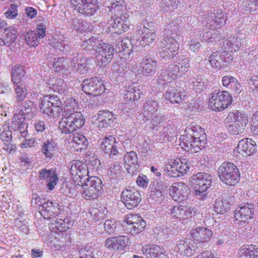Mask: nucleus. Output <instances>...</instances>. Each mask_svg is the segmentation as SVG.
Returning <instances> with one entry per match:
<instances>
[{
  "label": "nucleus",
  "instance_id": "f257e3e1",
  "mask_svg": "<svg viewBox=\"0 0 258 258\" xmlns=\"http://www.w3.org/2000/svg\"><path fill=\"white\" fill-rule=\"evenodd\" d=\"M60 96L55 94H49L40 99V110L44 114L55 118L64 115L71 114L78 109V104L73 98L67 99L64 105L61 107Z\"/></svg>",
  "mask_w": 258,
  "mask_h": 258
},
{
  "label": "nucleus",
  "instance_id": "f03ea898",
  "mask_svg": "<svg viewBox=\"0 0 258 258\" xmlns=\"http://www.w3.org/2000/svg\"><path fill=\"white\" fill-rule=\"evenodd\" d=\"M185 135L180 137V146L187 152H199L206 143V135L200 125L191 123L185 129Z\"/></svg>",
  "mask_w": 258,
  "mask_h": 258
},
{
  "label": "nucleus",
  "instance_id": "7ed1b4c3",
  "mask_svg": "<svg viewBox=\"0 0 258 258\" xmlns=\"http://www.w3.org/2000/svg\"><path fill=\"white\" fill-rule=\"evenodd\" d=\"M212 180V176L205 172H199L191 176L189 181L198 199L203 200L207 197V190Z\"/></svg>",
  "mask_w": 258,
  "mask_h": 258
},
{
  "label": "nucleus",
  "instance_id": "20e7f679",
  "mask_svg": "<svg viewBox=\"0 0 258 258\" xmlns=\"http://www.w3.org/2000/svg\"><path fill=\"white\" fill-rule=\"evenodd\" d=\"M248 122V117L246 114L236 110L228 114L226 124L230 134L237 135L244 132Z\"/></svg>",
  "mask_w": 258,
  "mask_h": 258
},
{
  "label": "nucleus",
  "instance_id": "39448f33",
  "mask_svg": "<svg viewBox=\"0 0 258 258\" xmlns=\"http://www.w3.org/2000/svg\"><path fill=\"white\" fill-rule=\"evenodd\" d=\"M85 123V118L81 112H74L64 115L59 122V128L62 133L71 134L81 128Z\"/></svg>",
  "mask_w": 258,
  "mask_h": 258
},
{
  "label": "nucleus",
  "instance_id": "423d86ee",
  "mask_svg": "<svg viewBox=\"0 0 258 258\" xmlns=\"http://www.w3.org/2000/svg\"><path fill=\"white\" fill-rule=\"evenodd\" d=\"M218 173L221 181L227 185H234L239 181V170L232 163H222L218 169Z\"/></svg>",
  "mask_w": 258,
  "mask_h": 258
},
{
  "label": "nucleus",
  "instance_id": "0eeeda50",
  "mask_svg": "<svg viewBox=\"0 0 258 258\" xmlns=\"http://www.w3.org/2000/svg\"><path fill=\"white\" fill-rule=\"evenodd\" d=\"M232 101V98L228 92L215 90L210 95L209 104L213 110L221 111L231 105Z\"/></svg>",
  "mask_w": 258,
  "mask_h": 258
},
{
  "label": "nucleus",
  "instance_id": "6e6552de",
  "mask_svg": "<svg viewBox=\"0 0 258 258\" xmlns=\"http://www.w3.org/2000/svg\"><path fill=\"white\" fill-rule=\"evenodd\" d=\"M84 180V182L81 183L83 189V197L87 200L97 198L102 188L101 180L96 176H92Z\"/></svg>",
  "mask_w": 258,
  "mask_h": 258
},
{
  "label": "nucleus",
  "instance_id": "1a4fd4ad",
  "mask_svg": "<svg viewBox=\"0 0 258 258\" xmlns=\"http://www.w3.org/2000/svg\"><path fill=\"white\" fill-rule=\"evenodd\" d=\"M114 50L115 49L110 44H99L96 50L97 65L104 68L108 64L113 58Z\"/></svg>",
  "mask_w": 258,
  "mask_h": 258
},
{
  "label": "nucleus",
  "instance_id": "9d476101",
  "mask_svg": "<svg viewBox=\"0 0 258 258\" xmlns=\"http://www.w3.org/2000/svg\"><path fill=\"white\" fill-rule=\"evenodd\" d=\"M82 90L86 93L93 96L102 94L105 90L101 79L91 78L85 79L82 84Z\"/></svg>",
  "mask_w": 258,
  "mask_h": 258
},
{
  "label": "nucleus",
  "instance_id": "9b49d317",
  "mask_svg": "<svg viewBox=\"0 0 258 258\" xmlns=\"http://www.w3.org/2000/svg\"><path fill=\"white\" fill-rule=\"evenodd\" d=\"M161 50L159 53L160 57L164 59H170L173 57L178 50V44L173 37H164L160 41Z\"/></svg>",
  "mask_w": 258,
  "mask_h": 258
},
{
  "label": "nucleus",
  "instance_id": "f8f14e48",
  "mask_svg": "<svg viewBox=\"0 0 258 258\" xmlns=\"http://www.w3.org/2000/svg\"><path fill=\"white\" fill-rule=\"evenodd\" d=\"M70 2L79 13L88 17L96 14L98 9L94 4L96 0H70Z\"/></svg>",
  "mask_w": 258,
  "mask_h": 258
},
{
  "label": "nucleus",
  "instance_id": "ddd939ff",
  "mask_svg": "<svg viewBox=\"0 0 258 258\" xmlns=\"http://www.w3.org/2000/svg\"><path fill=\"white\" fill-rule=\"evenodd\" d=\"M253 206L251 204H246L238 207L234 211V224L243 225L249 222L252 218Z\"/></svg>",
  "mask_w": 258,
  "mask_h": 258
},
{
  "label": "nucleus",
  "instance_id": "4468645a",
  "mask_svg": "<svg viewBox=\"0 0 258 258\" xmlns=\"http://www.w3.org/2000/svg\"><path fill=\"white\" fill-rule=\"evenodd\" d=\"M121 199L125 207L132 209L139 205L141 201V196L137 190L125 189L122 191Z\"/></svg>",
  "mask_w": 258,
  "mask_h": 258
},
{
  "label": "nucleus",
  "instance_id": "2eb2a0df",
  "mask_svg": "<svg viewBox=\"0 0 258 258\" xmlns=\"http://www.w3.org/2000/svg\"><path fill=\"white\" fill-rule=\"evenodd\" d=\"M189 190L184 182H174L170 188L169 194L174 201L180 202L187 199Z\"/></svg>",
  "mask_w": 258,
  "mask_h": 258
},
{
  "label": "nucleus",
  "instance_id": "dca6fc26",
  "mask_svg": "<svg viewBox=\"0 0 258 258\" xmlns=\"http://www.w3.org/2000/svg\"><path fill=\"white\" fill-rule=\"evenodd\" d=\"M169 211L173 216L178 219H185L194 216L197 211L192 207L169 205L167 207L166 212L169 213Z\"/></svg>",
  "mask_w": 258,
  "mask_h": 258
},
{
  "label": "nucleus",
  "instance_id": "f3484780",
  "mask_svg": "<svg viewBox=\"0 0 258 258\" xmlns=\"http://www.w3.org/2000/svg\"><path fill=\"white\" fill-rule=\"evenodd\" d=\"M124 222L127 225L126 228L128 230H130V233H140L146 225L145 221L138 215H127L124 218Z\"/></svg>",
  "mask_w": 258,
  "mask_h": 258
},
{
  "label": "nucleus",
  "instance_id": "a211bd4d",
  "mask_svg": "<svg viewBox=\"0 0 258 258\" xmlns=\"http://www.w3.org/2000/svg\"><path fill=\"white\" fill-rule=\"evenodd\" d=\"M102 151L110 158L119 153L117 143L113 136H109L103 139L100 145Z\"/></svg>",
  "mask_w": 258,
  "mask_h": 258
},
{
  "label": "nucleus",
  "instance_id": "6ab92c4d",
  "mask_svg": "<svg viewBox=\"0 0 258 258\" xmlns=\"http://www.w3.org/2000/svg\"><path fill=\"white\" fill-rule=\"evenodd\" d=\"M255 144L251 139H244L239 142L234 153L243 157L251 155L255 150Z\"/></svg>",
  "mask_w": 258,
  "mask_h": 258
},
{
  "label": "nucleus",
  "instance_id": "aec40b11",
  "mask_svg": "<svg viewBox=\"0 0 258 258\" xmlns=\"http://www.w3.org/2000/svg\"><path fill=\"white\" fill-rule=\"evenodd\" d=\"M141 95H143V94L140 86H125L121 91L122 98L126 103L139 99Z\"/></svg>",
  "mask_w": 258,
  "mask_h": 258
},
{
  "label": "nucleus",
  "instance_id": "412c9836",
  "mask_svg": "<svg viewBox=\"0 0 258 258\" xmlns=\"http://www.w3.org/2000/svg\"><path fill=\"white\" fill-rule=\"evenodd\" d=\"M39 178L40 179H45L48 182L47 187L50 190H52L54 188V186L58 180L57 175L55 171L52 168L49 170L43 169L40 170L39 172Z\"/></svg>",
  "mask_w": 258,
  "mask_h": 258
},
{
  "label": "nucleus",
  "instance_id": "4be33fe9",
  "mask_svg": "<svg viewBox=\"0 0 258 258\" xmlns=\"http://www.w3.org/2000/svg\"><path fill=\"white\" fill-rule=\"evenodd\" d=\"M137 154L134 151L127 152L124 157V167L128 173L134 174L139 167Z\"/></svg>",
  "mask_w": 258,
  "mask_h": 258
},
{
  "label": "nucleus",
  "instance_id": "5701e85b",
  "mask_svg": "<svg viewBox=\"0 0 258 258\" xmlns=\"http://www.w3.org/2000/svg\"><path fill=\"white\" fill-rule=\"evenodd\" d=\"M71 221L69 218L62 219H51L48 224L49 228L55 233L66 232L70 227Z\"/></svg>",
  "mask_w": 258,
  "mask_h": 258
},
{
  "label": "nucleus",
  "instance_id": "b1692460",
  "mask_svg": "<svg viewBox=\"0 0 258 258\" xmlns=\"http://www.w3.org/2000/svg\"><path fill=\"white\" fill-rule=\"evenodd\" d=\"M138 34L141 31L142 35V41L147 45L148 43L152 42L156 37V29L153 27L152 22L148 23L147 26L144 25L142 29L138 30Z\"/></svg>",
  "mask_w": 258,
  "mask_h": 258
},
{
  "label": "nucleus",
  "instance_id": "393cba45",
  "mask_svg": "<svg viewBox=\"0 0 258 258\" xmlns=\"http://www.w3.org/2000/svg\"><path fill=\"white\" fill-rule=\"evenodd\" d=\"M222 82L224 87L229 88L236 94H239L241 92V84L235 77L230 75L224 76Z\"/></svg>",
  "mask_w": 258,
  "mask_h": 258
},
{
  "label": "nucleus",
  "instance_id": "a878e982",
  "mask_svg": "<svg viewBox=\"0 0 258 258\" xmlns=\"http://www.w3.org/2000/svg\"><path fill=\"white\" fill-rule=\"evenodd\" d=\"M182 74L180 71L179 67L176 64H170L167 69L162 72L161 74L162 79L166 82H170L172 79L181 77Z\"/></svg>",
  "mask_w": 258,
  "mask_h": 258
},
{
  "label": "nucleus",
  "instance_id": "bb28decb",
  "mask_svg": "<svg viewBox=\"0 0 258 258\" xmlns=\"http://www.w3.org/2000/svg\"><path fill=\"white\" fill-rule=\"evenodd\" d=\"M115 117L112 112L108 111H100L98 113V126L100 128H107L113 123Z\"/></svg>",
  "mask_w": 258,
  "mask_h": 258
},
{
  "label": "nucleus",
  "instance_id": "cd10ccee",
  "mask_svg": "<svg viewBox=\"0 0 258 258\" xmlns=\"http://www.w3.org/2000/svg\"><path fill=\"white\" fill-rule=\"evenodd\" d=\"M70 62L69 60L63 57H57L54 59L53 67L55 72L62 74H68L71 71L70 67Z\"/></svg>",
  "mask_w": 258,
  "mask_h": 258
},
{
  "label": "nucleus",
  "instance_id": "c85d7f7f",
  "mask_svg": "<svg viewBox=\"0 0 258 258\" xmlns=\"http://www.w3.org/2000/svg\"><path fill=\"white\" fill-rule=\"evenodd\" d=\"M239 258H258V248L255 245H244L238 251Z\"/></svg>",
  "mask_w": 258,
  "mask_h": 258
},
{
  "label": "nucleus",
  "instance_id": "c756f323",
  "mask_svg": "<svg viewBox=\"0 0 258 258\" xmlns=\"http://www.w3.org/2000/svg\"><path fill=\"white\" fill-rule=\"evenodd\" d=\"M131 41L127 38L122 39L119 38L116 41V51L121 53L123 55H130L133 51V46Z\"/></svg>",
  "mask_w": 258,
  "mask_h": 258
},
{
  "label": "nucleus",
  "instance_id": "7c9ffc66",
  "mask_svg": "<svg viewBox=\"0 0 258 258\" xmlns=\"http://www.w3.org/2000/svg\"><path fill=\"white\" fill-rule=\"evenodd\" d=\"M142 72L144 75H151L155 73L157 67L156 61L150 56H146L141 63Z\"/></svg>",
  "mask_w": 258,
  "mask_h": 258
},
{
  "label": "nucleus",
  "instance_id": "2f4dec72",
  "mask_svg": "<svg viewBox=\"0 0 258 258\" xmlns=\"http://www.w3.org/2000/svg\"><path fill=\"white\" fill-rule=\"evenodd\" d=\"M71 62L74 63L77 72L81 74H86L89 70V60L86 57H82L79 59L76 56L72 59Z\"/></svg>",
  "mask_w": 258,
  "mask_h": 258
},
{
  "label": "nucleus",
  "instance_id": "473e14b6",
  "mask_svg": "<svg viewBox=\"0 0 258 258\" xmlns=\"http://www.w3.org/2000/svg\"><path fill=\"white\" fill-rule=\"evenodd\" d=\"M144 120L146 122L154 114H156L158 109L157 102L148 100L144 105Z\"/></svg>",
  "mask_w": 258,
  "mask_h": 258
},
{
  "label": "nucleus",
  "instance_id": "72a5a7b5",
  "mask_svg": "<svg viewBox=\"0 0 258 258\" xmlns=\"http://www.w3.org/2000/svg\"><path fill=\"white\" fill-rule=\"evenodd\" d=\"M166 99L172 103H179L185 98V96L179 90L173 87L170 88L165 95Z\"/></svg>",
  "mask_w": 258,
  "mask_h": 258
},
{
  "label": "nucleus",
  "instance_id": "f704fd0d",
  "mask_svg": "<svg viewBox=\"0 0 258 258\" xmlns=\"http://www.w3.org/2000/svg\"><path fill=\"white\" fill-rule=\"evenodd\" d=\"M161 248L156 244L149 243L142 247V251L148 254L151 257L163 258L165 254L161 251Z\"/></svg>",
  "mask_w": 258,
  "mask_h": 258
},
{
  "label": "nucleus",
  "instance_id": "c9c22d12",
  "mask_svg": "<svg viewBox=\"0 0 258 258\" xmlns=\"http://www.w3.org/2000/svg\"><path fill=\"white\" fill-rule=\"evenodd\" d=\"M24 68L21 65L16 64L11 69L12 81L15 85L20 84L22 78L25 76Z\"/></svg>",
  "mask_w": 258,
  "mask_h": 258
},
{
  "label": "nucleus",
  "instance_id": "e433bc0d",
  "mask_svg": "<svg viewBox=\"0 0 258 258\" xmlns=\"http://www.w3.org/2000/svg\"><path fill=\"white\" fill-rule=\"evenodd\" d=\"M72 142L73 147L76 148L77 151H82L85 149L88 145L87 138L82 134L74 135Z\"/></svg>",
  "mask_w": 258,
  "mask_h": 258
},
{
  "label": "nucleus",
  "instance_id": "4c0bfd02",
  "mask_svg": "<svg viewBox=\"0 0 258 258\" xmlns=\"http://www.w3.org/2000/svg\"><path fill=\"white\" fill-rule=\"evenodd\" d=\"M195 244L196 243H179L178 244V251L181 254L191 256L198 248Z\"/></svg>",
  "mask_w": 258,
  "mask_h": 258
},
{
  "label": "nucleus",
  "instance_id": "58836bf2",
  "mask_svg": "<svg viewBox=\"0 0 258 258\" xmlns=\"http://www.w3.org/2000/svg\"><path fill=\"white\" fill-rule=\"evenodd\" d=\"M164 171V174L170 177L175 178L183 176L175 164V161L172 160L165 165Z\"/></svg>",
  "mask_w": 258,
  "mask_h": 258
},
{
  "label": "nucleus",
  "instance_id": "ea45409f",
  "mask_svg": "<svg viewBox=\"0 0 258 258\" xmlns=\"http://www.w3.org/2000/svg\"><path fill=\"white\" fill-rule=\"evenodd\" d=\"M223 53V52L220 54L219 52L217 51L214 52L209 57V61L213 68L220 70L222 66L225 65L223 59L224 55Z\"/></svg>",
  "mask_w": 258,
  "mask_h": 258
},
{
  "label": "nucleus",
  "instance_id": "a19ab883",
  "mask_svg": "<svg viewBox=\"0 0 258 258\" xmlns=\"http://www.w3.org/2000/svg\"><path fill=\"white\" fill-rule=\"evenodd\" d=\"M226 41V45L231 49V50L237 51L246 42L244 39L237 36H231Z\"/></svg>",
  "mask_w": 258,
  "mask_h": 258
},
{
  "label": "nucleus",
  "instance_id": "79ce46f5",
  "mask_svg": "<svg viewBox=\"0 0 258 258\" xmlns=\"http://www.w3.org/2000/svg\"><path fill=\"white\" fill-rule=\"evenodd\" d=\"M41 205V211L40 214L41 216H43V212L47 213L50 216L54 215L55 213L53 211L54 210L59 209V204L55 201H49L47 200V202L44 201V202H40Z\"/></svg>",
  "mask_w": 258,
  "mask_h": 258
},
{
  "label": "nucleus",
  "instance_id": "37998d69",
  "mask_svg": "<svg viewBox=\"0 0 258 258\" xmlns=\"http://www.w3.org/2000/svg\"><path fill=\"white\" fill-rule=\"evenodd\" d=\"M56 149V144L52 141L47 140L43 143L41 151L45 157L51 158Z\"/></svg>",
  "mask_w": 258,
  "mask_h": 258
},
{
  "label": "nucleus",
  "instance_id": "c03bdc74",
  "mask_svg": "<svg viewBox=\"0 0 258 258\" xmlns=\"http://www.w3.org/2000/svg\"><path fill=\"white\" fill-rule=\"evenodd\" d=\"M214 211L217 214H223L230 209V204L226 200L217 199L214 204Z\"/></svg>",
  "mask_w": 258,
  "mask_h": 258
},
{
  "label": "nucleus",
  "instance_id": "a18cd8bd",
  "mask_svg": "<svg viewBox=\"0 0 258 258\" xmlns=\"http://www.w3.org/2000/svg\"><path fill=\"white\" fill-rule=\"evenodd\" d=\"M67 84L62 79H57L50 87L51 89L60 95H66L68 92Z\"/></svg>",
  "mask_w": 258,
  "mask_h": 258
},
{
  "label": "nucleus",
  "instance_id": "49530a36",
  "mask_svg": "<svg viewBox=\"0 0 258 258\" xmlns=\"http://www.w3.org/2000/svg\"><path fill=\"white\" fill-rule=\"evenodd\" d=\"M89 167L86 163L82 162V165L79 167V169L77 172L76 173L74 179L77 180H79V182L82 183L84 182V179L87 178H89L88 173Z\"/></svg>",
  "mask_w": 258,
  "mask_h": 258
},
{
  "label": "nucleus",
  "instance_id": "de8ad7c7",
  "mask_svg": "<svg viewBox=\"0 0 258 258\" xmlns=\"http://www.w3.org/2000/svg\"><path fill=\"white\" fill-rule=\"evenodd\" d=\"M106 26L108 29L109 32H112V33L115 34L120 35L124 32L120 23L119 22H117L116 18L108 20L106 23Z\"/></svg>",
  "mask_w": 258,
  "mask_h": 258
},
{
  "label": "nucleus",
  "instance_id": "09e8293b",
  "mask_svg": "<svg viewBox=\"0 0 258 258\" xmlns=\"http://www.w3.org/2000/svg\"><path fill=\"white\" fill-rule=\"evenodd\" d=\"M121 170L120 164L114 162L110 165L107 171V175L110 178L113 179H117L121 175Z\"/></svg>",
  "mask_w": 258,
  "mask_h": 258
},
{
  "label": "nucleus",
  "instance_id": "8fccbe9b",
  "mask_svg": "<svg viewBox=\"0 0 258 258\" xmlns=\"http://www.w3.org/2000/svg\"><path fill=\"white\" fill-rule=\"evenodd\" d=\"M98 44H99V40L95 37L92 36L90 38L84 40L81 46L82 49L85 50L86 51L92 49L97 50L98 46Z\"/></svg>",
  "mask_w": 258,
  "mask_h": 258
},
{
  "label": "nucleus",
  "instance_id": "3c124183",
  "mask_svg": "<svg viewBox=\"0 0 258 258\" xmlns=\"http://www.w3.org/2000/svg\"><path fill=\"white\" fill-rule=\"evenodd\" d=\"M175 164L177 166L179 172L183 175L189 171L190 167V162L187 159H178L173 160Z\"/></svg>",
  "mask_w": 258,
  "mask_h": 258
},
{
  "label": "nucleus",
  "instance_id": "603ef678",
  "mask_svg": "<svg viewBox=\"0 0 258 258\" xmlns=\"http://www.w3.org/2000/svg\"><path fill=\"white\" fill-rule=\"evenodd\" d=\"M15 90V98L17 101L19 103L22 101L26 97L27 94V89L25 86L22 84L16 85Z\"/></svg>",
  "mask_w": 258,
  "mask_h": 258
},
{
  "label": "nucleus",
  "instance_id": "864d4df0",
  "mask_svg": "<svg viewBox=\"0 0 258 258\" xmlns=\"http://www.w3.org/2000/svg\"><path fill=\"white\" fill-rule=\"evenodd\" d=\"M25 40L28 45L35 47L39 43L40 39L37 37L35 31H31L27 33L25 35Z\"/></svg>",
  "mask_w": 258,
  "mask_h": 258
},
{
  "label": "nucleus",
  "instance_id": "5fc2aeb1",
  "mask_svg": "<svg viewBox=\"0 0 258 258\" xmlns=\"http://www.w3.org/2000/svg\"><path fill=\"white\" fill-rule=\"evenodd\" d=\"M17 30L13 27H9L5 31V42L6 43H11L13 42L17 38Z\"/></svg>",
  "mask_w": 258,
  "mask_h": 258
},
{
  "label": "nucleus",
  "instance_id": "6e6d98bb",
  "mask_svg": "<svg viewBox=\"0 0 258 258\" xmlns=\"http://www.w3.org/2000/svg\"><path fill=\"white\" fill-rule=\"evenodd\" d=\"M102 209L101 208V210H100L99 209L91 208L89 209V213L93 217L92 220L94 221H98L104 219L105 216L104 212L106 210L105 208L102 210Z\"/></svg>",
  "mask_w": 258,
  "mask_h": 258
},
{
  "label": "nucleus",
  "instance_id": "4d7b16f0",
  "mask_svg": "<svg viewBox=\"0 0 258 258\" xmlns=\"http://www.w3.org/2000/svg\"><path fill=\"white\" fill-rule=\"evenodd\" d=\"M117 18V22H119L121 25L123 30L124 32L127 31L130 29V16L127 13H124L123 14H121L119 17H118Z\"/></svg>",
  "mask_w": 258,
  "mask_h": 258
},
{
  "label": "nucleus",
  "instance_id": "13d9d810",
  "mask_svg": "<svg viewBox=\"0 0 258 258\" xmlns=\"http://www.w3.org/2000/svg\"><path fill=\"white\" fill-rule=\"evenodd\" d=\"M203 80L202 76H198L197 78H194L192 80V85L193 89L197 92H201L205 88L206 85Z\"/></svg>",
  "mask_w": 258,
  "mask_h": 258
},
{
  "label": "nucleus",
  "instance_id": "bf43d9fd",
  "mask_svg": "<svg viewBox=\"0 0 258 258\" xmlns=\"http://www.w3.org/2000/svg\"><path fill=\"white\" fill-rule=\"evenodd\" d=\"M164 117L161 115H158L157 113L154 114L151 118L150 120V127L153 130H156V131H158V128H159L158 125L162 122L164 121Z\"/></svg>",
  "mask_w": 258,
  "mask_h": 258
},
{
  "label": "nucleus",
  "instance_id": "052dcab7",
  "mask_svg": "<svg viewBox=\"0 0 258 258\" xmlns=\"http://www.w3.org/2000/svg\"><path fill=\"white\" fill-rule=\"evenodd\" d=\"M71 27L76 31L81 33L84 32L86 29V26H84V23L82 20H79L77 18H74L72 20Z\"/></svg>",
  "mask_w": 258,
  "mask_h": 258
},
{
  "label": "nucleus",
  "instance_id": "680f3d73",
  "mask_svg": "<svg viewBox=\"0 0 258 258\" xmlns=\"http://www.w3.org/2000/svg\"><path fill=\"white\" fill-rule=\"evenodd\" d=\"M127 235H117L112 237L111 238H108L105 240V242H128V241L133 240V236H128Z\"/></svg>",
  "mask_w": 258,
  "mask_h": 258
},
{
  "label": "nucleus",
  "instance_id": "e2e57ef3",
  "mask_svg": "<svg viewBox=\"0 0 258 258\" xmlns=\"http://www.w3.org/2000/svg\"><path fill=\"white\" fill-rule=\"evenodd\" d=\"M201 235H200V242H208L210 240L212 235V232L209 229L202 227L201 228Z\"/></svg>",
  "mask_w": 258,
  "mask_h": 258
},
{
  "label": "nucleus",
  "instance_id": "0e129e2a",
  "mask_svg": "<svg viewBox=\"0 0 258 258\" xmlns=\"http://www.w3.org/2000/svg\"><path fill=\"white\" fill-rule=\"evenodd\" d=\"M171 128V126L168 125L167 126L161 127L160 126L158 128V131H159V136L160 138L158 139L159 140H161L166 137L167 136L173 135V132L169 131L170 128Z\"/></svg>",
  "mask_w": 258,
  "mask_h": 258
},
{
  "label": "nucleus",
  "instance_id": "69168bd1",
  "mask_svg": "<svg viewBox=\"0 0 258 258\" xmlns=\"http://www.w3.org/2000/svg\"><path fill=\"white\" fill-rule=\"evenodd\" d=\"M116 227V222L114 219L107 220L105 221L104 227L105 231L110 234L113 233Z\"/></svg>",
  "mask_w": 258,
  "mask_h": 258
},
{
  "label": "nucleus",
  "instance_id": "338daca9",
  "mask_svg": "<svg viewBox=\"0 0 258 258\" xmlns=\"http://www.w3.org/2000/svg\"><path fill=\"white\" fill-rule=\"evenodd\" d=\"M215 19L216 20L217 27L220 28L223 26L226 23V17L224 13L219 12L215 13Z\"/></svg>",
  "mask_w": 258,
  "mask_h": 258
},
{
  "label": "nucleus",
  "instance_id": "774afa93",
  "mask_svg": "<svg viewBox=\"0 0 258 258\" xmlns=\"http://www.w3.org/2000/svg\"><path fill=\"white\" fill-rule=\"evenodd\" d=\"M81 165L82 162L79 160H74L72 161L69 165L70 173L75 177L76 173L78 171Z\"/></svg>",
  "mask_w": 258,
  "mask_h": 258
}]
</instances>
